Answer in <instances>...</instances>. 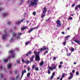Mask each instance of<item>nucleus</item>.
Returning <instances> with one entry per match:
<instances>
[{
  "instance_id": "obj_9",
  "label": "nucleus",
  "mask_w": 80,
  "mask_h": 80,
  "mask_svg": "<svg viewBox=\"0 0 80 80\" xmlns=\"http://www.w3.org/2000/svg\"><path fill=\"white\" fill-rule=\"evenodd\" d=\"M74 42H76V43H77L78 44V45H80V40H77V39H74L73 40Z\"/></svg>"
},
{
  "instance_id": "obj_3",
  "label": "nucleus",
  "mask_w": 80,
  "mask_h": 80,
  "mask_svg": "<svg viewBox=\"0 0 80 80\" xmlns=\"http://www.w3.org/2000/svg\"><path fill=\"white\" fill-rule=\"evenodd\" d=\"M42 48H41V51H44V50H48L47 51H46L43 53V55H46V53H48V49H49V48L45 46H43L42 47Z\"/></svg>"
},
{
  "instance_id": "obj_37",
  "label": "nucleus",
  "mask_w": 80,
  "mask_h": 80,
  "mask_svg": "<svg viewBox=\"0 0 80 80\" xmlns=\"http://www.w3.org/2000/svg\"><path fill=\"white\" fill-rule=\"evenodd\" d=\"M53 77H54V76H52L51 77V78H50V80H52V79H53Z\"/></svg>"
},
{
  "instance_id": "obj_24",
  "label": "nucleus",
  "mask_w": 80,
  "mask_h": 80,
  "mask_svg": "<svg viewBox=\"0 0 80 80\" xmlns=\"http://www.w3.org/2000/svg\"><path fill=\"white\" fill-rule=\"evenodd\" d=\"M29 42H30L28 41L27 42H26L25 43L26 45H28Z\"/></svg>"
},
{
  "instance_id": "obj_35",
  "label": "nucleus",
  "mask_w": 80,
  "mask_h": 80,
  "mask_svg": "<svg viewBox=\"0 0 80 80\" xmlns=\"http://www.w3.org/2000/svg\"><path fill=\"white\" fill-rule=\"evenodd\" d=\"M35 64H34L32 67V69H34L35 68Z\"/></svg>"
},
{
  "instance_id": "obj_33",
  "label": "nucleus",
  "mask_w": 80,
  "mask_h": 80,
  "mask_svg": "<svg viewBox=\"0 0 80 80\" xmlns=\"http://www.w3.org/2000/svg\"><path fill=\"white\" fill-rule=\"evenodd\" d=\"M58 68H62V65H59L58 66Z\"/></svg>"
},
{
  "instance_id": "obj_38",
  "label": "nucleus",
  "mask_w": 80,
  "mask_h": 80,
  "mask_svg": "<svg viewBox=\"0 0 80 80\" xmlns=\"http://www.w3.org/2000/svg\"><path fill=\"white\" fill-rule=\"evenodd\" d=\"M33 15H36V12H33V13H32Z\"/></svg>"
},
{
  "instance_id": "obj_26",
  "label": "nucleus",
  "mask_w": 80,
  "mask_h": 80,
  "mask_svg": "<svg viewBox=\"0 0 80 80\" xmlns=\"http://www.w3.org/2000/svg\"><path fill=\"white\" fill-rule=\"evenodd\" d=\"M71 50L72 52H74V51H75V49L73 48H72L71 49Z\"/></svg>"
},
{
  "instance_id": "obj_39",
  "label": "nucleus",
  "mask_w": 80,
  "mask_h": 80,
  "mask_svg": "<svg viewBox=\"0 0 80 80\" xmlns=\"http://www.w3.org/2000/svg\"><path fill=\"white\" fill-rule=\"evenodd\" d=\"M72 78H73V77L72 76L68 78V80H70L71 79H72Z\"/></svg>"
},
{
  "instance_id": "obj_34",
  "label": "nucleus",
  "mask_w": 80,
  "mask_h": 80,
  "mask_svg": "<svg viewBox=\"0 0 80 80\" xmlns=\"http://www.w3.org/2000/svg\"><path fill=\"white\" fill-rule=\"evenodd\" d=\"M76 75H79V72H78V71L76 72Z\"/></svg>"
},
{
  "instance_id": "obj_12",
  "label": "nucleus",
  "mask_w": 80,
  "mask_h": 80,
  "mask_svg": "<svg viewBox=\"0 0 80 80\" xmlns=\"http://www.w3.org/2000/svg\"><path fill=\"white\" fill-rule=\"evenodd\" d=\"M26 72H27V71H26V70L25 69H24V71H22V75H21V78H22L23 77V75H24V73H26Z\"/></svg>"
},
{
  "instance_id": "obj_63",
  "label": "nucleus",
  "mask_w": 80,
  "mask_h": 80,
  "mask_svg": "<svg viewBox=\"0 0 80 80\" xmlns=\"http://www.w3.org/2000/svg\"><path fill=\"white\" fill-rule=\"evenodd\" d=\"M59 79H60V78H59V77H58L57 78V80H59Z\"/></svg>"
},
{
  "instance_id": "obj_28",
  "label": "nucleus",
  "mask_w": 80,
  "mask_h": 80,
  "mask_svg": "<svg viewBox=\"0 0 80 80\" xmlns=\"http://www.w3.org/2000/svg\"><path fill=\"white\" fill-rule=\"evenodd\" d=\"M30 75V72H28L27 74V77H29Z\"/></svg>"
},
{
  "instance_id": "obj_58",
  "label": "nucleus",
  "mask_w": 80,
  "mask_h": 80,
  "mask_svg": "<svg viewBox=\"0 0 80 80\" xmlns=\"http://www.w3.org/2000/svg\"><path fill=\"white\" fill-rule=\"evenodd\" d=\"M60 64H63V62L61 61L60 62Z\"/></svg>"
},
{
  "instance_id": "obj_20",
  "label": "nucleus",
  "mask_w": 80,
  "mask_h": 80,
  "mask_svg": "<svg viewBox=\"0 0 80 80\" xmlns=\"http://www.w3.org/2000/svg\"><path fill=\"white\" fill-rule=\"evenodd\" d=\"M31 62H30L29 61L27 60L25 62V63H26L27 64H29Z\"/></svg>"
},
{
  "instance_id": "obj_21",
  "label": "nucleus",
  "mask_w": 80,
  "mask_h": 80,
  "mask_svg": "<svg viewBox=\"0 0 80 80\" xmlns=\"http://www.w3.org/2000/svg\"><path fill=\"white\" fill-rule=\"evenodd\" d=\"M8 61V59H7L6 60L5 59H4L3 60V62L5 63L7 62Z\"/></svg>"
},
{
  "instance_id": "obj_10",
  "label": "nucleus",
  "mask_w": 80,
  "mask_h": 80,
  "mask_svg": "<svg viewBox=\"0 0 80 80\" xmlns=\"http://www.w3.org/2000/svg\"><path fill=\"white\" fill-rule=\"evenodd\" d=\"M34 52L35 55H36V56H39V55L40 53V52H37L35 51Z\"/></svg>"
},
{
  "instance_id": "obj_53",
  "label": "nucleus",
  "mask_w": 80,
  "mask_h": 80,
  "mask_svg": "<svg viewBox=\"0 0 80 80\" xmlns=\"http://www.w3.org/2000/svg\"><path fill=\"white\" fill-rule=\"evenodd\" d=\"M10 74H12V70H10L9 71Z\"/></svg>"
},
{
  "instance_id": "obj_43",
  "label": "nucleus",
  "mask_w": 80,
  "mask_h": 80,
  "mask_svg": "<svg viewBox=\"0 0 80 80\" xmlns=\"http://www.w3.org/2000/svg\"><path fill=\"white\" fill-rule=\"evenodd\" d=\"M28 53V54H31V53H32V52H31V51H30Z\"/></svg>"
},
{
  "instance_id": "obj_50",
  "label": "nucleus",
  "mask_w": 80,
  "mask_h": 80,
  "mask_svg": "<svg viewBox=\"0 0 80 80\" xmlns=\"http://www.w3.org/2000/svg\"><path fill=\"white\" fill-rule=\"evenodd\" d=\"M72 17H70L69 18V20H72Z\"/></svg>"
},
{
  "instance_id": "obj_54",
  "label": "nucleus",
  "mask_w": 80,
  "mask_h": 80,
  "mask_svg": "<svg viewBox=\"0 0 80 80\" xmlns=\"http://www.w3.org/2000/svg\"><path fill=\"white\" fill-rule=\"evenodd\" d=\"M53 59L54 60H56V57H53Z\"/></svg>"
},
{
  "instance_id": "obj_52",
  "label": "nucleus",
  "mask_w": 80,
  "mask_h": 80,
  "mask_svg": "<svg viewBox=\"0 0 80 80\" xmlns=\"http://www.w3.org/2000/svg\"><path fill=\"white\" fill-rule=\"evenodd\" d=\"M75 71L74 70H72V72L73 73H74L75 72Z\"/></svg>"
},
{
  "instance_id": "obj_32",
  "label": "nucleus",
  "mask_w": 80,
  "mask_h": 80,
  "mask_svg": "<svg viewBox=\"0 0 80 80\" xmlns=\"http://www.w3.org/2000/svg\"><path fill=\"white\" fill-rule=\"evenodd\" d=\"M69 37H70V36L69 35V36H66V37H65V38H69Z\"/></svg>"
},
{
  "instance_id": "obj_40",
  "label": "nucleus",
  "mask_w": 80,
  "mask_h": 80,
  "mask_svg": "<svg viewBox=\"0 0 80 80\" xmlns=\"http://www.w3.org/2000/svg\"><path fill=\"white\" fill-rule=\"evenodd\" d=\"M28 72L30 71V67H28Z\"/></svg>"
},
{
  "instance_id": "obj_8",
  "label": "nucleus",
  "mask_w": 80,
  "mask_h": 80,
  "mask_svg": "<svg viewBox=\"0 0 80 80\" xmlns=\"http://www.w3.org/2000/svg\"><path fill=\"white\" fill-rule=\"evenodd\" d=\"M17 33H16V32H13L12 34L13 37L11 38L10 40L11 41L13 40V38L15 37H16V36H17Z\"/></svg>"
},
{
  "instance_id": "obj_23",
  "label": "nucleus",
  "mask_w": 80,
  "mask_h": 80,
  "mask_svg": "<svg viewBox=\"0 0 80 80\" xmlns=\"http://www.w3.org/2000/svg\"><path fill=\"white\" fill-rule=\"evenodd\" d=\"M45 16V14H42V16H41V18H44V17Z\"/></svg>"
},
{
  "instance_id": "obj_2",
  "label": "nucleus",
  "mask_w": 80,
  "mask_h": 80,
  "mask_svg": "<svg viewBox=\"0 0 80 80\" xmlns=\"http://www.w3.org/2000/svg\"><path fill=\"white\" fill-rule=\"evenodd\" d=\"M53 66H54V67L53 68H52V67H50L48 69V74H50L51 73V72H50V70L51 71H52V70H55L57 68V66H56L55 64H53L52 65V67H53Z\"/></svg>"
},
{
  "instance_id": "obj_31",
  "label": "nucleus",
  "mask_w": 80,
  "mask_h": 80,
  "mask_svg": "<svg viewBox=\"0 0 80 80\" xmlns=\"http://www.w3.org/2000/svg\"><path fill=\"white\" fill-rule=\"evenodd\" d=\"M55 75V72H53L52 74V76L54 77V76Z\"/></svg>"
},
{
  "instance_id": "obj_5",
  "label": "nucleus",
  "mask_w": 80,
  "mask_h": 80,
  "mask_svg": "<svg viewBox=\"0 0 80 80\" xmlns=\"http://www.w3.org/2000/svg\"><path fill=\"white\" fill-rule=\"evenodd\" d=\"M56 23L57 24V27H61L62 26V23H60V20H57Z\"/></svg>"
},
{
  "instance_id": "obj_22",
  "label": "nucleus",
  "mask_w": 80,
  "mask_h": 80,
  "mask_svg": "<svg viewBox=\"0 0 80 80\" xmlns=\"http://www.w3.org/2000/svg\"><path fill=\"white\" fill-rule=\"evenodd\" d=\"M70 76L73 77V74L72 72H70Z\"/></svg>"
},
{
  "instance_id": "obj_64",
  "label": "nucleus",
  "mask_w": 80,
  "mask_h": 80,
  "mask_svg": "<svg viewBox=\"0 0 80 80\" xmlns=\"http://www.w3.org/2000/svg\"><path fill=\"white\" fill-rule=\"evenodd\" d=\"M63 80V78H61L60 80Z\"/></svg>"
},
{
  "instance_id": "obj_18",
  "label": "nucleus",
  "mask_w": 80,
  "mask_h": 80,
  "mask_svg": "<svg viewBox=\"0 0 80 80\" xmlns=\"http://www.w3.org/2000/svg\"><path fill=\"white\" fill-rule=\"evenodd\" d=\"M71 54L72 53H70L69 52H68L66 54V55L68 56V57H70V55H71Z\"/></svg>"
},
{
  "instance_id": "obj_56",
  "label": "nucleus",
  "mask_w": 80,
  "mask_h": 80,
  "mask_svg": "<svg viewBox=\"0 0 80 80\" xmlns=\"http://www.w3.org/2000/svg\"><path fill=\"white\" fill-rule=\"evenodd\" d=\"M26 56H27V57H28V52L27 53V54H26Z\"/></svg>"
},
{
  "instance_id": "obj_41",
  "label": "nucleus",
  "mask_w": 80,
  "mask_h": 80,
  "mask_svg": "<svg viewBox=\"0 0 80 80\" xmlns=\"http://www.w3.org/2000/svg\"><path fill=\"white\" fill-rule=\"evenodd\" d=\"M75 4H73L72 5V7H75Z\"/></svg>"
},
{
  "instance_id": "obj_6",
  "label": "nucleus",
  "mask_w": 80,
  "mask_h": 80,
  "mask_svg": "<svg viewBox=\"0 0 80 80\" xmlns=\"http://www.w3.org/2000/svg\"><path fill=\"white\" fill-rule=\"evenodd\" d=\"M18 35L16 37V38L20 39V35H22V33L21 32H20V33L18 32Z\"/></svg>"
},
{
  "instance_id": "obj_15",
  "label": "nucleus",
  "mask_w": 80,
  "mask_h": 80,
  "mask_svg": "<svg viewBox=\"0 0 80 80\" xmlns=\"http://www.w3.org/2000/svg\"><path fill=\"white\" fill-rule=\"evenodd\" d=\"M16 62L18 64H20V60L19 59H17L16 60Z\"/></svg>"
},
{
  "instance_id": "obj_36",
  "label": "nucleus",
  "mask_w": 80,
  "mask_h": 80,
  "mask_svg": "<svg viewBox=\"0 0 80 80\" xmlns=\"http://www.w3.org/2000/svg\"><path fill=\"white\" fill-rule=\"evenodd\" d=\"M35 70H37L38 71L39 70V69H38V68H36Z\"/></svg>"
},
{
  "instance_id": "obj_7",
  "label": "nucleus",
  "mask_w": 80,
  "mask_h": 80,
  "mask_svg": "<svg viewBox=\"0 0 80 80\" xmlns=\"http://www.w3.org/2000/svg\"><path fill=\"white\" fill-rule=\"evenodd\" d=\"M35 60L36 61H38L39 62L40 60V56H36Z\"/></svg>"
},
{
  "instance_id": "obj_57",
  "label": "nucleus",
  "mask_w": 80,
  "mask_h": 80,
  "mask_svg": "<svg viewBox=\"0 0 80 80\" xmlns=\"http://www.w3.org/2000/svg\"><path fill=\"white\" fill-rule=\"evenodd\" d=\"M77 6H78V8H79L80 9V5H77Z\"/></svg>"
},
{
  "instance_id": "obj_4",
  "label": "nucleus",
  "mask_w": 80,
  "mask_h": 80,
  "mask_svg": "<svg viewBox=\"0 0 80 80\" xmlns=\"http://www.w3.org/2000/svg\"><path fill=\"white\" fill-rule=\"evenodd\" d=\"M6 29H5L4 30V32L5 34H3L2 35V40H5V39H6V38H7V35H8V34L6 33Z\"/></svg>"
},
{
  "instance_id": "obj_11",
  "label": "nucleus",
  "mask_w": 80,
  "mask_h": 80,
  "mask_svg": "<svg viewBox=\"0 0 80 80\" xmlns=\"http://www.w3.org/2000/svg\"><path fill=\"white\" fill-rule=\"evenodd\" d=\"M46 12H47V8H46V7H44L43 8V14H45Z\"/></svg>"
},
{
  "instance_id": "obj_47",
  "label": "nucleus",
  "mask_w": 80,
  "mask_h": 80,
  "mask_svg": "<svg viewBox=\"0 0 80 80\" xmlns=\"http://www.w3.org/2000/svg\"><path fill=\"white\" fill-rule=\"evenodd\" d=\"M11 23V22H8V25H9Z\"/></svg>"
},
{
  "instance_id": "obj_17",
  "label": "nucleus",
  "mask_w": 80,
  "mask_h": 80,
  "mask_svg": "<svg viewBox=\"0 0 80 80\" xmlns=\"http://www.w3.org/2000/svg\"><path fill=\"white\" fill-rule=\"evenodd\" d=\"M7 67H8V70L9 68H11V64H8L7 65Z\"/></svg>"
},
{
  "instance_id": "obj_42",
  "label": "nucleus",
  "mask_w": 80,
  "mask_h": 80,
  "mask_svg": "<svg viewBox=\"0 0 80 80\" xmlns=\"http://www.w3.org/2000/svg\"><path fill=\"white\" fill-rule=\"evenodd\" d=\"M19 23H20V22H16V24H19Z\"/></svg>"
},
{
  "instance_id": "obj_60",
  "label": "nucleus",
  "mask_w": 80,
  "mask_h": 80,
  "mask_svg": "<svg viewBox=\"0 0 80 80\" xmlns=\"http://www.w3.org/2000/svg\"><path fill=\"white\" fill-rule=\"evenodd\" d=\"M67 29L68 30H70V28H67Z\"/></svg>"
},
{
  "instance_id": "obj_19",
  "label": "nucleus",
  "mask_w": 80,
  "mask_h": 80,
  "mask_svg": "<svg viewBox=\"0 0 80 80\" xmlns=\"http://www.w3.org/2000/svg\"><path fill=\"white\" fill-rule=\"evenodd\" d=\"M13 52H14V51H13V50H11L8 52L9 53H13Z\"/></svg>"
},
{
  "instance_id": "obj_16",
  "label": "nucleus",
  "mask_w": 80,
  "mask_h": 80,
  "mask_svg": "<svg viewBox=\"0 0 80 80\" xmlns=\"http://www.w3.org/2000/svg\"><path fill=\"white\" fill-rule=\"evenodd\" d=\"M44 64V62L43 61H41L39 64V65L41 66H42Z\"/></svg>"
},
{
  "instance_id": "obj_59",
  "label": "nucleus",
  "mask_w": 80,
  "mask_h": 80,
  "mask_svg": "<svg viewBox=\"0 0 80 80\" xmlns=\"http://www.w3.org/2000/svg\"><path fill=\"white\" fill-rule=\"evenodd\" d=\"M74 65H76V64H77V62H74Z\"/></svg>"
},
{
  "instance_id": "obj_44",
  "label": "nucleus",
  "mask_w": 80,
  "mask_h": 80,
  "mask_svg": "<svg viewBox=\"0 0 80 80\" xmlns=\"http://www.w3.org/2000/svg\"><path fill=\"white\" fill-rule=\"evenodd\" d=\"M24 20V19H23L22 20V19L20 21V22L21 23V22H23V20Z\"/></svg>"
},
{
  "instance_id": "obj_30",
  "label": "nucleus",
  "mask_w": 80,
  "mask_h": 80,
  "mask_svg": "<svg viewBox=\"0 0 80 80\" xmlns=\"http://www.w3.org/2000/svg\"><path fill=\"white\" fill-rule=\"evenodd\" d=\"M50 20V17L48 18V20H46V22H48Z\"/></svg>"
},
{
  "instance_id": "obj_14",
  "label": "nucleus",
  "mask_w": 80,
  "mask_h": 80,
  "mask_svg": "<svg viewBox=\"0 0 80 80\" xmlns=\"http://www.w3.org/2000/svg\"><path fill=\"white\" fill-rule=\"evenodd\" d=\"M35 57V56L32 55V57L30 59V62H33V59H34V58Z\"/></svg>"
},
{
  "instance_id": "obj_27",
  "label": "nucleus",
  "mask_w": 80,
  "mask_h": 80,
  "mask_svg": "<svg viewBox=\"0 0 80 80\" xmlns=\"http://www.w3.org/2000/svg\"><path fill=\"white\" fill-rule=\"evenodd\" d=\"M33 31V29L31 28V29L29 30V33H30L31 32H32Z\"/></svg>"
},
{
  "instance_id": "obj_45",
  "label": "nucleus",
  "mask_w": 80,
  "mask_h": 80,
  "mask_svg": "<svg viewBox=\"0 0 80 80\" xmlns=\"http://www.w3.org/2000/svg\"><path fill=\"white\" fill-rule=\"evenodd\" d=\"M22 62H25V63L26 62L25 61V60H23V59H22Z\"/></svg>"
},
{
  "instance_id": "obj_62",
  "label": "nucleus",
  "mask_w": 80,
  "mask_h": 80,
  "mask_svg": "<svg viewBox=\"0 0 80 80\" xmlns=\"http://www.w3.org/2000/svg\"><path fill=\"white\" fill-rule=\"evenodd\" d=\"M26 22H27V23H28V22H29V21H26Z\"/></svg>"
},
{
  "instance_id": "obj_49",
  "label": "nucleus",
  "mask_w": 80,
  "mask_h": 80,
  "mask_svg": "<svg viewBox=\"0 0 80 80\" xmlns=\"http://www.w3.org/2000/svg\"><path fill=\"white\" fill-rule=\"evenodd\" d=\"M12 58H14L15 57V54H14L12 56Z\"/></svg>"
},
{
  "instance_id": "obj_55",
  "label": "nucleus",
  "mask_w": 80,
  "mask_h": 80,
  "mask_svg": "<svg viewBox=\"0 0 80 80\" xmlns=\"http://www.w3.org/2000/svg\"><path fill=\"white\" fill-rule=\"evenodd\" d=\"M62 33L64 35L65 34V32H62Z\"/></svg>"
},
{
  "instance_id": "obj_13",
  "label": "nucleus",
  "mask_w": 80,
  "mask_h": 80,
  "mask_svg": "<svg viewBox=\"0 0 80 80\" xmlns=\"http://www.w3.org/2000/svg\"><path fill=\"white\" fill-rule=\"evenodd\" d=\"M28 28L27 26H25L24 27H22L21 28V30H26V29H27Z\"/></svg>"
},
{
  "instance_id": "obj_25",
  "label": "nucleus",
  "mask_w": 80,
  "mask_h": 80,
  "mask_svg": "<svg viewBox=\"0 0 80 80\" xmlns=\"http://www.w3.org/2000/svg\"><path fill=\"white\" fill-rule=\"evenodd\" d=\"M3 17H6V16H7V14L5 13H3Z\"/></svg>"
},
{
  "instance_id": "obj_29",
  "label": "nucleus",
  "mask_w": 80,
  "mask_h": 80,
  "mask_svg": "<svg viewBox=\"0 0 80 80\" xmlns=\"http://www.w3.org/2000/svg\"><path fill=\"white\" fill-rule=\"evenodd\" d=\"M78 6H77L75 7V10H78Z\"/></svg>"
},
{
  "instance_id": "obj_61",
  "label": "nucleus",
  "mask_w": 80,
  "mask_h": 80,
  "mask_svg": "<svg viewBox=\"0 0 80 80\" xmlns=\"http://www.w3.org/2000/svg\"><path fill=\"white\" fill-rule=\"evenodd\" d=\"M2 66H0V69H2Z\"/></svg>"
},
{
  "instance_id": "obj_1",
  "label": "nucleus",
  "mask_w": 80,
  "mask_h": 80,
  "mask_svg": "<svg viewBox=\"0 0 80 80\" xmlns=\"http://www.w3.org/2000/svg\"><path fill=\"white\" fill-rule=\"evenodd\" d=\"M37 2H38V0H28V4H29V7L33 6V5H38Z\"/></svg>"
},
{
  "instance_id": "obj_48",
  "label": "nucleus",
  "mask_w": 80,
  "mask_h": 80,
  "mask_svg": "<svg viewBox=\"0 0 80 80\" xmlns=\"http://www.w3.org/2000/svg\"><path fill=\"white\" fill-rule=\"evenodd\" d=\"M0 78H2V74H0Z\"/></svg>"
},
{
  "instance_id": "obj_46",
  "label": "nucleus",
  "mask_w": 80,
  "mask_h": 80,
  "mask_svg": "<svg viewBox=\"0 0 80 80\" xmlns=\"http://www.w3.org/2000/svg\"><path fill=\"white\" fill-rule=\"evenodd\" d=\"M65 77V74L63 73L62 74V77L63 78V77Z\"/></svg>"
},
{
  "instance_id": "obj_51",
  "label": "nucleus",
  "mask_w": 80,
  "mask_h": 80,
  "mask_svg": "<svg viewBox=\"0 0 80 80\" xmlns=\"http://www.w3.org/2000/svg\"><path fill=\"white\" fill-rule=\"evenodd\" d=\"M63 44L64 45H66V42H63Z\"/></svg>"
}]
</instances>
